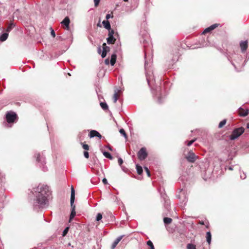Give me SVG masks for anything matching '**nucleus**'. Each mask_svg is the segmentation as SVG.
<instances>
[{"mask_svg":"<svg viewBox=\"0 0 249 249\" xmlns=\"http://www.w3.org/2000/svg\"><path fill=\"white\" fill-rule=\"evenodd\" d=\"M34 191L33 194L35 196L33 202L34 209L47 207L49 205V198L51 194L49 186L39 184L34 188Z\"/></svg>","mask_w":249,"mask_h":249,"instance_id":"1","label":"nucleus"},{"mask_svg":"<svg viewBox=\"0 0 249 249\" xmlns=\"http://www.w3.org/2000/svg\"><path fill=\"white\" fill-rule=\"evenodd\" d=\"M148 64L146 61L145 62L144 68L145 70L146 80L149 86L152 89H154V84L155 79L153 75V71H151L148 67Z\"/></svg>","mask_w":249,"mask_h":249,"instance_id":"2","label":"nucleus"},{"mask_svg":"<svg viewBox=\"0 0 249 249\" xmlns=\"http://www.w3.org/2000/svg\"><path fill=\"white\" fill-rule=\"evenodd\" d=\"M75 199V192L74 188L72 186L71 187V213L70 216V220L72 219L75 216L76 212L75 211V206L74 204Z\"/></svg>","mask_w":249,"mask_h":249,"instance_id":"3","label":"nucleus"},{"mask_svg":"<svg viewBox=\"0 0 249 249\" xmlns=\"http://www.w3.org/2000/svg\"><path fill=\"white\" fill-rule=\"evenodd\" d=\"M245 131V128L243 127L235 128L230 136L231 140H234L240 137Z\"/></svg>","mask_w":249,"mask_h":249,"instance_id":"4","label":"nucleus"},{"mask_svg":"<svg viewBox=\"0 0 249 249\" xmlns=\"http://www.w3.org/2000/svg\"><path fill=\"white\" fill-rule=\"evenodd\" d=\"M35 157L36 159V161L38 163H40L39 166L42 168V170L44 172L47 171V167L45 166L46 162L45 157L43 156V155H40L39 153H37L35 155Z\"/></svg>","mask_w":249,"mask_h":249,"instance_id":"5","label":"nucleus"},{"mask_svg":"<svg viewBox=\"0 0 249 249\" xmlns=\"http://www.w3.org/2000/svg\"><path fill=\"white\" fill-rule=\"evenodd\" d=\"M18 118L17 114L13 111H9L6 114V120L9 124L14 123Z\"/></svg>","mask_w":249,"mask_h":249,"instance_id":"6","label":"nucleus"},{"mask_svg":"<svg viewBox=\"0 0 249 249\" xmlns=\"http://www.w3.org/2000/svg\"><path fill=\"white\" fill-rule=\"evenodd\" d=\"M185 158L189 162L194 163L198 159V157L192 151H190L185 156Z\"/></svg>","mask_w":249,"mask_h":249,"instance_id":"7","label":"nucleus"},{"mask_svg":"<svg viewBox=\"0 0 249 249\" xmlns=\"http://www.w3.org/2000/svg\"><path fill=\"white\" fill-rule=\"evenodd\" d=\"M138 157L140 160H145L147 156V153L145 147H142L138 152Z\"/></svg>","mask_w":249,"mask_h":249,"instance_id":"8","label":"nucleus"},{"mask_svg":"<svg viewBox=\"0 0 249 249\" xmlns=\"http://www.w3.org/2000/svg\"><path fill=\"white\" fill-rule=\"evenodd\" d=\"M177 197L182 202L185 203L187 201V197H186V192L183 189H181L180 191L179 194L177 196Z\"/></svg>","mask_w":249,"mask_h":249,"instance_id":"9","label":"nucleus"},{"mask_svg":"<svg viewBox=\"0 0 249 249\" xmlns=\"http://www.w3.org/2000/svg\"><path fill=\"white\" fill-rule=\"evenodd\" d=\"M217 27H218V24L215 23L210 27L206 28L204 31L202 32L203 35H205L207 33L211 32L213 30L215 29Z\"/></svg>","mask_w":249,"mask_h":249,"instance_id":"10","label":"nucleus"},{"mask_svg":"<svg viewBox=\"0 0 249 249\" xmlns=\"http://www.w3.org/2000/svg\"><path fill=\"white\" fill-rule=\"evenodd\" d=\"M70 23V20L68 17H66L61 22V24L65 26V29L69 30L70 29L69 24Z\"/></svg>","mask_w":249,"mask_h":249,"instance_id":"11","label":"nucleus"},{"mask_svg":"<svg viewBox=\"0 0 249 249\" xmlns=\"http://www.w3.org/2000/svg\"><path fill=\"white\" fill-rule=\"evenodd\" d=\"M89 137L90 138L97 137L100 139H101L102 137V135L98 131L94 130L90 131L89 134Z\"/></svg>","mask_w":249,"mask_h":249,"instance_id":"12","label":"nucleus"},{"mask_svg":"<svg viewBox=\"0 0 249 249\" xmlns=\"http://www.w3.org/2000/svg\"><path fill=\"white\" fill-rule=\"evenodd\" d=\"M238 113L240 116L245 117L248 115V109H245L243 108L240 107L238 109Z\"/></svg>","mask_w":249,"mask_h":249,"instance_id":"13","label":"nucleus"},{"mask_svg":"<svg viewBox=\"0 0 249 249\" xmlns=\"http://www.w3.org/2000/svg\"><path fill=\"white\" fill-rule=\"evenodd\" d=\"M123 237L124 235H121L118 237L112 243L111 247V249H114L116 248L117 244L119 243V242L122 240Z\"/></svg>","mask_w":249,"mask_h":249,"instance_id":"14","label":"nucleus"},{"mask_svg":"<svg viewBox=\"0 0 249 249\" xmlns=\"http://www.w3.org/2000/svg\"><path fill=\"white\" fill-rule=\"evenodd\" d=\"M240 46L242 52H245L248 48V41H242L240 43Z\"/></svg>","mask_w":249,"mask_h":249,"instance_id":"15","label":"nucleus"},{"mask_svg":"<svg viewBox=\"0 0 249 249\" xmlns=\"http://www.w3.org/2000/svg\"><path fill=\"white\" fill-rule=\"evenodd\" d=\"M107 47V46L106 45V44L105 43H104L103 44V51H102V54H101V56L102 58H104L107 55V50H106V48Z\"/></svg>","mask_w":249,"mask_h":249,"instance_id":"16","label":"nucleus"},{"mask_svg":"<svg viewBox=\"0 0 249 249\" xmlns=\"http://www.w3.org/2000/svg\"><path fill=\"white\" fill-rule=\"evenodd\" d=\"M104 27L107 30H110L111 26L108 20H104L102 22Z\"/></svg>","mask_w":249,"mask_h":249,"instance_id":"17","label":"nucleus"},{"mask_svg":"<svg viewBox=\"0 0 249 249\" xmlns=\"http://www.w3.org/2000/svg\"><path fill=\"white\" fill-rule=\"evenodd\" d=\"M107 43L108 44H113L115 42V38H114L113 36H108V37L107 39Z\"/></svg>","mask_w":249,"mask_h":249,"instance_id":"18","label":"nucleus"},{"mask_svg":"<svg viewBox=\"0 0 249 249\" xmlns=\"http://www.w3.org/2000/svg\"><path fill=\"white\" fill-rule=\"evenodd\" d=\"M119 91V90L118 89H116L114 91V94L113 97V102L114 103H116V102L118 99L119 95L118 94V92Z\"/></svg>","mask_w":249,"mask_h":249,"instance_id":"19","label":"nucleus"},{"mask_svg":"<svg viewBox=\"0 0 249 249\" xmlns=\"http://www.w3.org/2000/svg\"><path fill=\"white\" fill-rule=\"evenodd\" d=\"M116 60V55L115 54H113L111 56V59L110 60V63L111 66H113Z\"/></svg>","mask_w":249,"mask_h":249,"instance_id":"20","label":"nucleus"},{"mask_svg":"<svg viewBox=\"0 0 249 249\" xmlns=\"http://www.w3.org/2000/svg\"><path fill=\"white\" fill-rule=\"evenodd\" d=\"M8 36V33H3L0 36V40L1 41H5L7 39Z\"/></svg>","mask_w":249,"mask_h":249,"instance_id":"21","label":"nucleus"},{"mask_svg":"<svg viewBox=\"0 0 249 249\" xmlns=\"http://www.w3.org/2000/svg\"><path fill=\"white\" fill-rule=\"evenodd\" d=\"M206 238L207 242L209 244H210L211 243L212 238V235L210 231L207 232Z\"/></svg>","mask_w":249,"mask_h":249,"instance_id":"22","label":"nucleus"},{"mask_svg":"<svg viewBox=\"0 0 249 249\" xmlns=\"http://www.w3.org/2000/svg\"><path fill=\"white\" fill-rule=\"evenodd\" d=\"M210 44V43L209 41L206 42L205 41H201V43L200 44V45L198 47H197V48H201V47H204L209 46Z\"/></svg>","mask_w":249,"mask_h":249,"instance_id":"23","label":"nucleus"},{"mask_svg":"<svg viewBox=\"0 0 249 249\" xmlns=\"http://www.w3.org/2000/svg\"><path fill=\"white\" fill-rule=\"evenodd\" d=\"M136 169L137 172L139 175H141L143 172L142 168V166L139 165L138 164L136 165Z\"/></svg>","mask_w":249,"mask_h":249,"instance_id":"24","label":"nucleus"},{"mask_svg":"<svg viewBox=\"0 0 249 249\" xmlns=\"http://www.w3.org/2000/svg\"><path fill=\"white\" fill-rule=\"evenodd\" d=\"M103 155L104 156L107 158H108L110 160H112L113 159V157L111 155V154L108 152H107V151H104L103 152Z\"/></svg>","mask_w":249,"mask_h":249,"instance_id":"25","label":"nucleus"},{"mask_svg":"<svg viewBox=\"0 0 249 249\" xmlns=\"http://www.w3.org/2000/svg\"><path fill=\"white\" fill-rule=\"evenodd\" d=\"M163 221L165 224H169L172 222V219L171 218L164 217L163 219Z\"/></svg>","mask_w":249,"mask_h":249,"instance_id":"26","label":"nucleus"},{"mask_svg":"<svg viewBox=\"0 0 249 249\" xmlns=\"http://www.w3.org/2000/svg\"><path fill=\"white\" fill-rule=\"evenodd\" d=\"M164 206L167 210H168L169 206H170V203H169V200L168 199L164 198Z\"/></svg>","mask_w":249,"mask_h":249,"instance_id":"27","label":"nucleus"},{"mask_svg":"<svg viewBox=\"0 0 249 249\" xmlns=\"http://www.w3.org/2000/svg\"><path fill=\"white\" fill-rule=\"evenodd\" d=\"M100 106L104 110H107L108 109V106L106 103L101 102Z\"/></svg>","mask_w":249,"mask_h":249,"instance_id":"28","label":"nucleus"},{"mask_svg":"<svg viewBox=\"0 0 249 249\" xmlns=\"http://www.w3.org/2000/svg\"><path fill=\"white\" fill-rule=\"evenodd\" d=\"M15 25L13 23H11L7 27L6 31L9 32L14 28Z\"/></svg>","mask_w":249,"mask_h":249,"instance_id":"29","label":"nucleus"},{"mask_svg":"<svg viewBox=\"0 0 249 249\" xmlns=\"http://www.w3.org/2000/svg\"><path fill=\"white\" fill-rule=\"evenodd\" d=\"M147 245L150 247V249H155L153 244L151 241L148 240L147 242Z\"/></svg>","mask_w":249,"mask_h":249,"instance_id":"30","label":"nucleus"},{"mask_svg":"<svg viewBox=\"0 0 249 249\" xmlns=\"http://www.w3.org/2000/svg\"><path fill=\"white\" fill-rule=\"evenodd\" d=\"M227 120L226 119L223 120L219 123V128L222 127L226 124Z\"/></svg>","mask_w":249,"mask_h":249,"instance_id":"31","label":"nucleus"},{"mask_svg":"<svg viewBox=\"0 0 249 249\" xmlns=\"http://www.w3.org/2000/svg\"><path fill=\"white\" fill-rule=\"evenodd\" d=\"M196 139H194L190 141H186L185 143H186L187 146H190L196 141Z\"/></svg>","mask_w":249,"mask_h":249,"instance_id":"32","label":"nucleus"},{"mask_svg":"<svg viewBox=\"0 0 249 249\" xmlns=\"http://www.w3.org/2000/svg\"><path fill=\"white\" fill-rule=\"evenodd\" d=\"M69 227H66L64 230L63 231V233H62V236H65L66 235V234L68 233V231H69Z\"/></svg>","mask_w":249,"mask_h":249,"instance_id":"33","label":"nucleus"},{"mask_svg":"<svg viewBox=\"0 0 249 249\" xmlns=\"http://www.w3.org/2000/svg\"><path fill=\"white\" fill-rule=\"evenodd\" d=\"M187 249H196V246L192 244H188L187 246Z\"/></svg>","mask_w":249,"mask_h":249,"instance_id":"34","label":"nucleus"},{"mask_svg":"<svg viewBox=\"0 0 249 249\" xmlns=\"http://www.w3.org/2000/svg\"><path fill=\"white\" fill-rule=\"evenodd\" d=\"M119 132L122 135H123L125 138H126L127 137V135H126V134L124 131V130L123 128L122 129H120V130H119Z\"/></svg>","mask_w":249,"mask_h":249,"instance_id":"35","label":"nucleus"},{"mask_svg":"<svg viewBox=\"0 0 249 249\" xmlns=\"http://www.w3.org/2000/svg\"><path fill=\"white\" fill-rule=\"evenodd\" d=\"M102 214L101 213H98L97 214L96 219L97 221H99L102 219Z\"/></svg>","mask_w":249,"mask_h":249,"instance_id":"36","label":"nucleus"},{"mask_svg":"<svg viewBox=\"0 0 249 249\" xmlns=\"http://www.w3.org/2000/svg\"><path fill=\"white\" fill-rule=\"evenodd\" d=\"M82 147L86 150H88L89 149V146L87 144L82 143Z\"/></svg>","mask_w":249,"mask_h":249,"instance_id":"37","label":"nucleus"},{"mask_svg":"<svg viewBox=\"0 0 249 249\" xmlns=\"http://www.w3.org/2000/svg\"><path fill=\"white\" fill-rule=\"evenodd\" d=\"M108 30V36H113V35L114 34V31L113 30L111 29L110 28V30Z\"/></svg>","mask_w":249,"mask_h":249,"instance_id":"38","label":"nucleus"},{"mask_svg":"<svg viewBox=\"0 0 249 249\" xmlns=\"http://www.w3.org/2000/svg\"><path fill=\"white\" fill-rule=\"evenodd\" d=\"M50 30H51V34L52 36L53 37H54L55 36V33L52 27L50 28Z\"/></svg>","mask_w":249,"mask_h":249,"instance_id":"39","label":"nucleus"},{"mask_svg":"<svg viewBox=\"0 0 249 249\" xmlns=\"http://www.w3.org/2000/svg\"><path fill=\"white\" fill-rule=\"evenodd\" d=\"M84 156L86 158L88 159L89 158V152L87 151H85L84 152Z\"/></svg>","mask_w":249,"mask_h":249,"instance_id":"40","label":"nucleus"},{"mask_svg":"<svg viewBox=\"0 0 249 249\" xmlns=\"http://www.w3.org/2000/svg\"><path fill=\"white\" fill-rule=\"evenodd\" d=\"M144 169L147 173V175L148 177H150V171L148 169V168L146 167H144Z\"/></svg>","mask_w":249,"mask_h":249,"instance_id":"41","label":"nucleus"},{"mask_svg":"<svg viewBox=\"0 0 249 249\" xmlns=\"http://www.w3.org/2000/svg\"><path fill=\"white\" fill-rule=\"evenodd\" d=\"M123 159L121 158H118V163H119V165L121 166L122 164H123Z\"/></svg>","mask_w":249,"mask_h":249,"instance_id":"42","label":"nucleus"},{"mask_svg":"<svg viewBox=\"0 0 249 249\" xmlns=\"http://www.w3.org/2000/svg\"><path fill=\"white\" fill-rule=\"evenodd\" d=\"M100 0H94L95 6L97 7L100 2Z\"/></svg>","mask_w":249,"mask_h":249,"instance_id":"43","label":"nucleus"},{"mask_svg":"<svg viewBox=\"0 0 249 249\" xmlns=\"http://www.w3.org/2000/svg\"><path fill=\"white\" fill-rule=\"evenodd\" d=\"M111 17H113V16H111L110 14H107V15H106V19H107V20L109 18H110Z\"/></svg>","mask_w":249,"mask_h":249,"instance_id":"44","label":"nucleus"},{"mask_svg":"<svg viewBox=\"0 0 249 249\" xmlns=\"http://www.w3.org/2000/svg\"><path fill=\"white\" fill-rule=\"evenodd\" d=\"M105 64L107 65H108L109 64V59H106L105 61Z\"/></svg>","mask_w":249,"mask_h":249,"instance_id":"45","label":"nucleus"},{"mask_svg":"<svg viewBox=\"0 0 249 249\" xmlns=\"http://www.w3.org/2000/svg\"><path fill=\"white\" fill-rule=\"evenodd\" d=\"M102 181L104 184H107V182L106 178H104Z\"/></svg>","mask_w":249,"mask_h":249,"instance_id":"46","label":"nucleus"},{"mask_svg":"<svg viewBox=\"0 0 249 249\" xmlns=\"http://www.w3.org/2000/svg\"><path fill=\"white\" fill-rule=\"evenodd\" d=\"M101 51V47H98V53H100Z\"/></svg>","mask_w":249,"mask_h":249,"instance_id":"47","label":"nucleus"},{"mask_svg":"<svg viewBox=\"0 0 249 249\" xmlns=\"http://www.w3.org/2000/svg\"><path fill=\"white\" fill-rule=\"evenodd\" d=\"M199 223H200V224H201V225H205V222H204V221H200V222H199Z\"/></svg>","mask_w":249,"mask_h":249,"instance_id":"48","label":"nucleus"},{"mask_svg":"<svg viewBox=\"0 0 249 249\" xmlns=\"http://www.w3.org/2000/svg\"><path fill=\"white\" fill-rule=\"evenodd\" d=\"M158 102H159V103H161V99H160V97H159V98H158Z\"/></svg>","mask_w":249,"mask_h":249,"instance_id":"49","label":"nucleus"},{"mask_svg":"<svg viewBox=\"0 0 249 249\" xmlns=\"http://www.w3.org/2000/svg\"><path fill=\"white\" fill-rule=\"evenodd\" d=\"M106 50H107V51H109V47L107 46V47L106 48Z\"/></svg>","mask_w":249,"mask_h":249,"instance_id":"50","label":"nucleus"},{"mask_svg":"<svg viewBox=\"0 0 249 249\" xmlns=\"http://www.w3.org/2000/svg\"><path fill=\"white\" fill-rule=\"evenodd\" d=\"M247 128H249V124H247Z\"/></svg>","mask_w":249,"mask_h":249,"instance_id":"51","label":"nucleus"},{"mask_svg":"<svg viewBox=\"0 0 249 249\" xmlns=\"http://www.w3.org/2000/svg\"><path fill=\"white\" fill-rule=\"evenodd\" d=\"M156 90L158 91V88L157 89V88H156V89H155Z\"/></svg>","mask_w":249,"mask_h":249,"instance_id":"52","label":"nucleus"},{"mask_svg":"<svg viewBox=\"0 0 249 249\" xmlns=\"http://www.w3.org/2000/svg\"><path fill=\"white\" fill-rule=\"evenodd\" d=\"M124 1H127L128 0H124Z\"/></svg>","mask_w":249,"mask_h":249,"instance_id":"53","label":"nucleus"},{"mask_svg":"<svg viewBox=\"0 0 249 249\" xmlns=\"http://www.w3.org/2000/svg\"><path fill=\"white\" fill-rule=\"evenodd\" d=\"M122 169H123V170L124 171V170L123 167H122Z\"/></svg>","mask_w":249,"mask_h":249,"instance_id":"54","label":"nucleus"}]
</instances>
